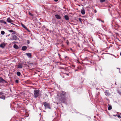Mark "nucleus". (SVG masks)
Listing matches in <instances>:
<instances>
[{
    "label": "nucleus",
    "instance_id": "nucleus-1",
    "mask_svg": "<svg viewBox=\"0 0 121 121\" xmlns=\"http://www.w3.org/2000/svg\"><path fill=\"white\" fill-rule=\"evenodd\" d=\"M34 93V96L35 98L37 97L39 95V91L38 90H35Z\"/></svg>",
    "mask_w": 121,
    "mask_h": 121
},
{
    "label": "nucleus",
    "instance_id": "nucleus-2",
    "mask_svg": "<svg viewBox=\"0 0 121 121\" xmlns=\"http://www.w3.org/2000/svg\"><path fill=\"white\" fill-rule=\"evenodd\" d=\"M7 22L10 23L14 25L15 24H13L12 22H13V21L12 20L10 17L8 18L7 19Z\"/></svg>",
    "mask_w": 121,
    "mask_h": 121
},
{
    "label": "nucleus",
    "instance_id": "nucleus-3",
    "mask_svg": "<svg viewBox=\"0 0 121 121\" xmlns=\"http://www.w3.org/2000/svg\"><path fill=\"white\" fill-rule=\"evenodd\" d=\"M44 106L45 107H47L48 108H50L49 106V104L46 102H44Z\"/></svg>",
    "mask_w": 121,
    "mask_h": 121
},
{
    "label": "nucleus",
    "instance_id": "nucleus-4",
    "mask_svg": "<svg viewBox=\"0 0 121 121\" xmlns=\"http://www.w3.org/2000/svg\"><path fill=\"white\" fill-rule=\"evenodd\" d=\"M5 46V43H2L0 45V47L2 48H4Z\"/></svg>",
    "mask_w": 121,
    "mask_h": 121
},
{
    "label": "nucleus",
    "instance_id": "nucleus-5",
    "mask_svg": "<svg viewBox=\"0 0 121 121\" xmlns=\"http://www.w3.org/2000/svg\"><path fill=\"white\" fill-rule=\"evenodd\" d=\"M22 26L28 32H30L29 30L27 29V28L22 23L21 24Z\"/></svg>",
    "mask_w": 121,
    "mask_h": 121
},
{
    "label": "nucleus",
    "instance_id": "nucleus-6",
    "mask_svg": "<svg viewBox=\"0 0 121 121\" xmlns=\"http://www.w3.org/2000/svg\"><path fill=\"white\" fill-rule=\"evenodd\" d=\"M65 94V93L64 91H62L60 92V95L62 96L64 95Z\"/></svg>",
    "mask_w": 121,
    "mask_h": 121
},
{
    "label": "nucleus",
    "instance_id": "nucleus-7",
    "mask_svg": "<svg viewBox=\"0 0 121 121\" xmlns=\"http://www.w3.org/2000/svg\"><path fill=\"white\" fill-rule=\"evenodd\" d=\"M56 17L58 19H60L61 18L60 17V15H55Z\"/></svg>",
    "mask_w": 121,
    "mask_h": 121
},
{
    "label": "nucleus",
    "instance_id": "nucleus-8",
    "mask_svg": "<svg viewBox=\"0 0 121 121\" xmlns=\"http://www.w3.org/2000/svg\"><path fill=\"white\" fill-rule=\"evenodd\" d=\"M0 22L2 23H4L6 24V22L4 21L3 20H0Z\"/></svg>",
    "mask_w": 121,
    "mask_h": 121
},
{
    "label": "nucleus",
    "instance_id": "nucleus-9",
    "mask_svg": "<svg viewBox=\"0 0 121 121\" xmlns=\"http://www.w3.org/2000/svg\"><path fill=\"white\" fill-rule=\"evenodd\" d=\"M13 47L16 49H18L19 48L18 46L16 44H14L13 46Z\"/></svg>",
    "mask_w": 121,
    "mask_h": 121
},
{
    "label": "nucleus",
    "instance_id": "nucleus-10",
    "mask_svg": "<svg viewBox=\"0 0 121 121\" xmlns=\"http://www.w3.org/2000/svg\"><path fill=\"white\" fill-rule=\"evenodd\" d=\"M22 50L23 51H24L27 49V47L26 46H23L22 48Z\"/></svg>",
    "mask_w": 121,
    "mask_h": 121
},
{
    "label": "nucleus",
    "instance_id": "nucleus-11",
    "mask_svg": "<svg viewBox=\"0 0 121 121\" xmlns=\"http://www.w3.org/2000/svg\"><path fill=\"white\" fill-rule=\"evenodd\" d=\"M5 81L2 78L0 77V82H3Z\"/></svg>",
    "mask_w": 121,
    "mask_h": 121
},
{
    "label": "nucleus",
    "instance_id": "nucleus-12",
    "mask_svg": "<svg viewBox=\"0 0 121 121\" xmlns=\"http://www.w3.org/2000/svg\"><path fill=\"white\" fill-rule=\"evenodd\" d=\"M81 13L83 15H84L85 13V10L84 9H82L81 10Z\"/></svg>",
    "mask_w": 121,
    "mask_h": 121
},
{
    "label": "nucleus",
    "instance_id": "nucleus-13",
    "mask_svg": "<svg viewBox=\"0 0 121 121\" xmlns=\"http://www.w3.org/2000/svg\"><path fill=\"white\" fill-rule=\"evenodd\" d=\"M13 39L14 40H16L17 39V37L16 35H14L13 37Z\"/></svg>",
    "mask_w": 121,
    "mask_h": 121
},
{
    "label": "nucleus",
    "instance_id": "nucleus-14",
    "mask_svg": "<svg viewBox=\"0 0 121 121\" xmlns=\"http://www.w3.org/2000/svg\"><path fill=\"white\" fill-rule=\"evenodd\" d=\"M108 110H110L112 109V107L109 104H108Z\"/></svg>",
    "mask_w": 121,
    "mask_h": 121
},
{
    "label": "nucleus",
    "instance_id": "nucleus-15",
    "mask_svg": "<svg viewBox=\"0 0 121 121\" xmlns=\"http://www.w3.org/2000/svg\"><path fill=\"white\" fill-rule=\"evenodd\" d=\"M65 18L66 20H68L69 19V18L68 16L67 15H65Z\"/></svg>",
    "mask_w": 121,
    "mask_h": 121
},
{
    "label": "nucleus",
    "instance_id": "nucleus-16",
    "mask_svg": "<svg viewBox=\"0 0 121 121\" xmlns=\"http://www.w3.org/2000/svg\"><path fill=\"white\" fill-rule=\"evenodd\" d=\"M26 54L29 57H30L31 56V53H26Z\"/></svg>",
    "mask_w": 121,
    "mask_h": 121
},
{
    "label": "nucleus",
    "instance_id": "nucleus-17",
    "mask_svg": "<svg viewBox=\"0 0 121 121\" xmlns=\"http://www.w3.org/2000/svg\"><path fill=\"white\" fill-rule=\"evenodd\" d=\"M22 64H20L18 65V67L19 68H21L22 67Z\"/></svg>",
    "mask_w": 121,
    "mask_h": 121
},
{
    "label": "nucleus",
    "instance_id": "nucleus-18",
    "mask_svg": "<svg viewBox=\"0 0 121 121\" xmlns=\"http://www.w3.org/2000/svg\"><path fill=\"white\" fill-rule=\"evenodd\" d=\"M9 31L10 32H13V33L14 34H15V31L11 30H9Z\"/></svg>",
    "mask_w": 121,
    "mask_h": 121
},
{
    "label": "nucleus",
    "instance_id": "nucleus-19",
    "mask_svg": "<svg viewBox=\"0 0 121 121\" xmlns=\"http://www.w3.org/2000/svg\"><path fill=\"white\" fill-rule=\"evenodd\" d=\"M17 74L18 76H19L20 75L21 73L20 72H17Z\"/></svg>",
    "mask_w": 121,
    "mask_h": 121
},
{
    "label": "nucleus",
    "instance_id": "nucleus-20",
    "mask_svg": "<svg viewBox=\"0 0 121 121\" xmlns=\"http://www.w3.org/2000/svg\"><path fill=\"white\" fill-rule=\"evenodd\" d=\"M0 98L2 99H5V97L4 96H2V97H0Z\"/></svg>",
    "mask_w": 121,
    "mask_h": 121
},
{
    "label": "nucleus",
    "instance_id": "nucleus-21",
    "mask_svg": "<svg viewBox=\"0 0 121 121\" xmlns=\"http://www.w3.org/2000/svg\"><path fill=\"white\" fill-rule=\"evenodd\" d=\"M5 32H4L3 31H2L1 32V34L2 35H4V34Z\"/></svg>",
    "mask_w": 121,
    "mask_h": 121
},
{
    "label": "nucleus",
    "instance_id": "nucleus-22",
    "mask_svg": "<svg viewBox=\"0 0 121 121\" xmlns=\"http://www.w3.org/2000/svg\"><path fill=\"white\" fill-rule=\"evenodd\" d=\"M105 0H100V2H104Z\"/></svg>",
    "mask_w": 121,
    "mask_h": 121
},
{
    "label": "nucleus",
    "instance_id": "nucleus-23",
    "mask_svg": "<svg viewBox=\"0 0 121 121\" xmlns=\"http://www.w3.org/2000/svg\"><path fill=\"white\" fill-rule=\"evenodd\" d=\"M29 14L30 16H33V14H32L31 13H30V12H29Z\"/></svg>",
    "mask_w": 121,
    "mask_h": 121
},
{
    "label": "nucleus",
    "instance_id": "nucleus-24",
    "mask_svg": "<svg viewBox=\"0 0 121 121\" xmlns=\"http://www.w3.org/2000/svg\"><path fill=\"white\" fill-rule=\"evenodd\" d=\"M15 82L16 83H17L18 82V81L17 80H16Z\"/></svg>",
    "mask_w": 121,
    "mask_h": 121
},
{
    "label": "nucleus",
    "instance_id": "nucleus-25",
    "mask_svg": "<svg viewBox=\"0 0 121 121\" xmlns=\"http://www.w3.org/2000/svg\"><path fill=\"white\" fill-rule=\"evenodd\" d=\"M99 21H101L102 22H103V23L104 22V21L101 20H99Z\"/></svg>",
    "mask_w": 121,
    "mask_h": 121
},
{
    "label": "nucleus",
    "instance_id": "nucleus-26",
    "mask_svg": "<svg viewBox=\"0 0 121 121\" xmlns=\"http://www.w3.org/2000/svg\"><path fill=\"white\" fill-rule=\"evenodd\" d=\"M118 118L121 117V116L120 115H118Z\"/></svg>",
    "mask_w": 121,
    "mask_h": 121
},
{
    "label": "nucleus",
    "instance_id": "nucleus-27",
    "mask_svg": "<svg viewBox=\"0 0 121 121\" xmlns=\"http://www.w3.org/2000/svg\"><path fill=\"white\" fill-rule=\"evenodd\" d=\"M79 20L81 22V19L80 18H79Z\"/></svg>",
    "mask_w": 121,
    "mask_h": 121
},
{
    "label": "nucleus",
    "instance_id": "nucleus-28",
    "mask_svg": "<svg viewBox=\"0 0 121 121\" xmlns=\"http://www.w3.org/2000/svg\"><path fill=\"white\" fill-rule=\"evenodd\" d=\"M54 0L56 2L58 0Z\"/></svg>",
    "mask_w": 121,
    "mask_h": 121
},
{
    "label": "nucleus",
    "instance_id": "nucleus-29",
    "mask_svg": "<svg viewBox=\"0 0 121 121\" xmlns=\"http://www.w3.org/2000/svg\"><path fill=\"white\" fill-rule=\"evenodd\" d=\"M120 55H121V52L120 53Z\"/></svg>",
    "mask_w": 121,
    "mask_h": 121
},
{
    "label": "nucleus",
    "instance_id": "nucleus-30",
    "mask_svg": "<svg viewBox=\"0 0 121 121\" xmlns=\"http://www.w3.org/2000/svg\"><path fill=\"white\" fill-rule=\"evenodd\" d=\"M115 84L116 85V83H115Z\"/></svg>",
    "mask_w": 121,
    "mask_h": 121
},
{
    "label": "nucleus",
    "instance_id": "nucleus-31",
    "mask_svg": "<svg viewBox=\"0 0 121 121\" xmlns=\"http://www.w3.org/2000/svg\"><path fill=\"white\" fill-rule=\"evenodd\" d=\"M15 42H14V43H15Z\"/></svg>",
    "mask_w": 121,
    "mask_h": 121
},
{
    "label": "nucleus",
    "instance_id": "nucleus-32",
    "mask_svg": "<svg viewBox=\"0 0 121 121\" xmlns=\"http://www.w3.org/2000/svg\"><path fill=\"white\" fill-rule=\"evenodd\" d=\"M97 20H98V19H97Z\"/></svg>",
    "mask_w": 121,
    "mask_h": 121
}]
</instances>
